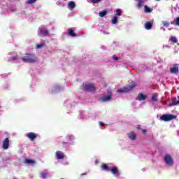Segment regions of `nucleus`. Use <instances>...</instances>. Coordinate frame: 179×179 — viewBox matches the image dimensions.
Instances as JSON below:
<instances>
[{"label": "nucleus", "mask_w": 179, "mask_h": 179, "mask_svg": "<svg viewBox=\"0 0 179 179\" xmlns=\"http://www.w3.org/2000/svg\"><path fill=\"white\" fill-rule=\"evenodd\" d=\"M171 73H177L178 72V66L177 64H175L173 67L170 69Z\"/></svg>", "instance_id": "15"}, {"label": "nucleus", "mask_w": 179, "mask_h": 179, "mask_svg": "<svg viewBox=\"0 0 179 179\" xmlns=\"http://www.w3.org/2000/svg\"><path fill=\"white\" fill-rule=\"evenodd\" d=\"M148 96L144 95L143 94H138V100L139 101H142V100H146Z\"/></svg>", "instance_id": "20"}, {"label": "nucleus", "mask_w": 179, "mask_h": 179, "mask_svg": "<svg viewBox=\"0 0 179 179\" xmlns=\"http://www.w3.org/2000/svg\"><path fill=\"white\" fill-rule=\"evenodd\" d=\"M83 88L85 92H96V86L93 84H84Z\"/></svg>", "instance_id": "4"}, {"label": "nucleus", "mask_w": 179, "mask_h": 179, "mask_svg": "<svg viewBox=\"0 0 179 179\" xmlns=\"http://www.w3.org/2000/svg\"><path fill=\"white\" fill-rule=\"evenodd\" d=\"M100 125L103 126V125H104V123L100 122Z\"/></svg>", "instance_id": "41"}, {"label": "nucleus", "mask_w": 179, "mask_h": 179, "mask_svg": "<svg viewBox=\"0 0 179 179\" xmlns=\"http://www.w3.org/2000/svg\"><path fill=\"white\" fill-rule=\"evenodd\" d=\"M76 6V4L74 3V1H70L68 3V8L70 9V10L75 9Z\"/></svg>", "instance_id": "13"}, {"label": "nucleus", "mask_w": 179, "mask_h": 179, "mask_svg": "<svg viewBox=\"0 0 179 179\" xmlns=\"http://www.w3.org/2000/svg\"><path fill=\"white\" fill-rule=\"evenodd\" d=\"M27 137L31 141H34L37 138V135L34 132H29L27 134Z\"/></svg>", "instance_id": "7"}, {"label": "nucleus", "mask_w": 179, "mask_h": 179, "mask_svg": "<svg viewBox=\"0 0 179 179\" xmlns=\"http://www.w3.org/2000/svg\"><path fill=\"white\" fill-rule=\"evenodd\" d=\"M111 99H113V95H111V94H110L108 95H105V96H102L101 98H100V101L102 103H106L107 101H110L111 100Z\"/></svg>", "instance_id": "6"}, {"label": "nucleus", "mask_w": 179, "mask_h": 179, "mask_svg": "<svg viewBox=\"0 0 179 179\" xmlns=\"http://www.w3.org/2000/svg\"><path fill=\"white\" fill-rule=\"evenodd\" d=\"M55 156L58 160H61L64 159V157H65V155L64 154V152L61 151H57Z\"/></svg>", "instance_id": "9"}, {"label": "nucleus", "mask_w": 179, "mask_h": 179, "mask_svg": "<svg viewBox=\"0 0 179 179\" xmlns=\"http://www.w3.org/2000/svg\"><path fill=\"white\" fill-rule=\"evenodd\" d=\"M152 100H153V101H157V96H156V94L152 95Z\"/></svg>", "instance_id": "31"}, {"label": "nucleus", "mask_w": 179, "mask_h": 179, "mask_svg": "<svg viewBox=\"0 0 179 179\" xmlns=\"http://www.w3.org/2000/svg\"><path fill=\"white\" fill-rule=\"evenodd\" d=\"M117 22H118V17H117V16L113 17L112 19L113 24H117Z\"/></svg>", "instance_id": "23"}, {"label": "nucleus", "mask_w": 179, "mask_h": 179, "mask_svg": "<svg viewBox=\"0 0 179 179\" xmlns=\"http://www.w3.org/2000/svg\"><path fill=\"white\" fill-rule=\"evenodd\" d=\"M61 179H64V178H61Z\"/></svg>", "instance_id": "44"}, {"label": "nucleus", "mask_w": 179, "mask_h": 179, "mask_svg": "<svg viewBox=\"0 0 179 179\" xmlns=\"http://www.w3.org/2000/svg\"><path fill=\"white\" fill-rule=\"evenodd\" d=\"M37 0H27V3H28L29 5H31V3H34Z\"/></svg>", "instance_id": "27"}, {"label": "nucleus", "mask_w": 179, "mask_h": 179, "mask_svg": "<svg viewBox=\"0 0 179 179\" xmlns=\"http://www.w3.org/2000/svg\"><path fill=\"white\" fill-rule=\"evenodd\" d=\"M21 59L27 64H33L37 61V57L33 54L25 53L24 56L21 57Z\"/></svg>", "instance_id": "1"}, {"label": "nucleus", "mask_w": 179, "mask_h": 179, "mask_svg": "<svg viewBox=\"0 0 179 179\" xmlns=\"http://www.w3.org/2000/svg\"><path fill=\"white\" fill-rule=\"evenodd\" d=\"M142 3H143V1H142V0H139L138 3V8H141Z\"/></svg>", "instance_id": "29"}, {"label": "nucleus", "mask_w": 179, "mask_h": 179, "mask_svg": "<svg viewBox=\"0 0 179 179\" xmlns=\"http://www.w3.org/2000/svg\"><path fill=\"white\" fill-rule=\"evenodd\" d=\"M101 169L103 170V171H110V167H108V165L106 164H102Z\"/></svg>", "instance_id": "17"}, {"label": "nucleus", "mask_w": 179, "mask_h": 179, "mask_svg": "<svg viewBox=\"0 0 179 179\" xmlns=\"http://www.w3.org/2000/svg\"><path fill=\"white\" fill-rule=\"evenodd\" d=\"M87 173H83L80 174V177H83V176H86Z\"/></svg>", "instance_id": "37"}, {"label": "nucleus", "mask_w": 179, "mask_h": 179, "mask_svg": "<svg viewBox=\"0 0 179 179\" xmlns=\"http://www.w3.org/2000/svg\"><path fill=\"white\" fill-rule=\"evenodd\" d=\"M178 136H179V131H178Z\"/></svg>", "instance_id": "42"}, {"label": "nucleus", "mask_w": 179, "mask_h": 179, "mask_svg": "<svg viewBox=\"0 0 179 179\" xmlns=\"http://www.w3.org/2000/svg\"><path fill=\"white\" fill-rule=\"evenodd\" d=\"M176 26H179V17H178L176 20Z\"/></svg>", "instance_id": "33"}, {"label": "nucleus", "mask_w": 179, "mask_h": 179, "mask_svg": "<svg viewBox=\"0 0 179 179\" xmlns=\"http://www.w3.org/2000/svg\"><path fill=\"white\" fill-rule=\"evenodd\" d=\"M153 11V8H149L148 6H144V12L145 13H150V12Z\"/></svg>", "instance_id": "19"}, {"label": "nucleus", "mask_w": 179, "mask_h": 179, "mask_svg": "<svg viewBox=\"0 0 179 179\" xmlns=\"http://www.w3.org/2000/svg\"><path fill=\"white\" fill-rule=\"evenodd\" d=\"M128 136H129V139H131L132 141H135V139H136V134L134 132H130L128 134Z\"/></svg>", "instance_id": "18"}, {"label": "nucleus", "mask_w": 179, "mask_h": 179, "mask_svg": "<svg viewBox=\"0 0 179 179\" xmlns=\"http://www.w3.org/2000/svg\"><path fill=\"white\" fill-rule=\"evenodd\" d=\"M135 86H136V84H135V83H131L127 87L119 89L117 92L118 93H127L128 92H131V90H134V89H135Z\"/></svg>", "instance_id": "2"}, {"label": "nucleus", "mask_w": 179, "mask_h": 179, "mask_svg": "<svg viewBox=\"0 0 179 179\" xmlns=\"http://www.w3.org/2000/svg\"><path fill=\"white\" fill-rule=\"evenodd\" d=\"M176 118V115H164L160 117L162 121H171V120H175Z\"/></svg>", "instance_id": "5"}, {"label": "nucleus", "mask_w": 179, "mask_h": 179, "mask_svg": "<svg viewBox=\"0 0 179 179\" xmlns=\"http://www.w3.org/2000/svg\"><path fill=\"white\" fill-rule=\"evenodd\" d=\"M24 163L25 164H36V161L33 159H25L24 160Z\"/></svg>", "instance_id": "16"}, {"label": "nucleus", "mask_w": 179, "mask_h": 179, "mask_svg": "<svg viewBox=\"0 0 179 179\" xmlns=\"http://www.w3.org/2000/svg\"><path fill=\"white\" fill-rule=\"evenodd\" d=\"M143 134H146L148 132V130L146 129H144L142 130Z\"/></svg>", "instance_id": "36"}, {"label": "nucleus", "mask_w": 179, "mask_h": 179, "mask_svg": "<svg viewBox=\"0 0 179 179\" xmlns=\"http://www.w3.org/2000/svg\"><path fill=\"white\" fill-rule=\"evenodd\" d=\"M162 23L163 26H164V27H169V26H170L169 22L162 21Z\"/></svg>", "instance_id": "26"}, {"label": "nucleus", "mask_w": 179, "mask_h": 179, "mask_svg": "<svg viewBox=\"0 0 179 179\" xmlns=\"http://www.w3.org/2000/svg\"><path fill=\"white\" fill-rule=\"evenodd\" d=\"M170 41H171L172 43H177L178 41V40L177 39V38L176 36H171L169 38Z\"/></svg>", "instance_id": "24"}, {"label": "nucleus", "mask_w": 179, "mask_h": 179, "mask_svg": "<svg viewBox=\"0 0 179 179\" xmlns=\"http://www.w3.org/2000/svg\"><path fill=\"white\" fill-rule=\"evenodd\" d=\"M137 129H141V125H137Z\"/></svg>", "instance_id": "39"}, {"label": "nucleus", "mask_w": 179, "mask_h": 179, "mask_svg": "<svg viewBox=\"0 0 179 179\" xmlns=\"http://www.w3.org/2000/svg\"><path fill=\"white\" fill-rule=\"evenodd\" d=\"M106 15H107V10H106L99 13V16H100V17H104Z\"/></svg>", "instance_id": "22"}, {"label": "nucleus", "mask_w": 179, "mask_h": 179, "mask_svg": "<svg viewBox=\"0 0 179 179\" xmlns=\"http://www.w3.org/2000/svg\"><path fill=\"white\" fill-rule=\"evenodd\" d=\"M40 31H41V34L43 35V36H48V30H47L44 27H41L40 28Z\"/></svg>", "instance_id": "14"}, {"label": "nucleus", "mask_w": 179, "mask_h": 179, "mask_svg": "<svg viewBox=\"0 0 179 179\" xmlns=\"http://www.w3.org/2000/svg\"><path fill=\"white\" fill-rule=\"evenodd\" d=\"M113 58L115 61H118L120 59V58L118 57H116L115 55H113Z\"/></svg>", "instance_id": "34"}, {"label": "nucleus", "mask_w": 179, "mask_h": 179, "mask_svg": "<svg viewBox=\"0 0 179 179\" xmlns=\"http://www.w3.org/2000/svg\"><path fill=\"white\" fill-rule=\"evenodd\" d=\"M69 36H71V37H76L77 35L76 34L73 29H69Z\"/></svg>", "instance_id": "21"}, {"label": "nucleus", "mask_w": 179, "mask_h": 179, "mask_svg": "<svg viewBox=\"0 0 179 179\" xmlns=\"http://www.w3.org/2000/svg\"><path fill=\"white\" fill-rule=\"evenodd\" d=\"M164 162L169 167H173L174 164V160L173 159V157L171 155L167 154L164 156Z\"/></svg>", "instance_id": "3"}, {"label": "nucleus", "mask_w": 179, "mask_h": 179, "mask_svg": "<svg viewBox=\"0 0 179 179\" xmlns=\"http://www.w3.org/2000/svg\"><path fill=\"white\" fill-rule=\"evenodd\" d=\"M16 56H13V57H10V59H11V61H15V59H16Z\"/></svg>", "instance_id": "35"}, {"label": "nucleus", "mask_w": 179, "mask_h": 179, "mask_svg": "<svg viewBox=\"0 0 179 179\" xmlns=\"http://www.w3.org/2000/svg\"><path fill=\"white\" fill-rule=\"evenodd\" d=\"M110 171L113 174V176H120L118 168H117L116 166L112 167V169H110Z\"/></svg>", "instance_id": "12"}, {"label": "nucleus", "mask_w": 179, "mask_h": 179, "mask_svg": "<svg viewBox=\"0 0 179 179\" xmlns=\"http://www.w3.org/2000/svg\"><path fill=\"white\" fill-rule=\"evenodd\" d=\"M161 30H163L164 31H166V29H164L163 27L161 28Z\"/></svg>", "instance_id": "40"}, {"label": "nucleus", "mask_w": 179, "mask_h": 179, "mask_svg": "<svg viewBox=\"0 0 179 179\" xmlns=\"http://www.w3.org/2000/svg\"><path fill=\"white\" fill-rule=\"evenodd\" d=\"M152 27H153V22H146L144 25L145 30H150V29H152Z\"/></svg>", "instance_id": "11"}, {"label": "nucleus", "mask_w": 179, "mask_h": 179, "mask_svg": "<svg viewBox=\"0 0 179 179\" xmlns=\"http://www.w3.org/2000/svg\"><path fill=\"white\" fill-rule=\"evenodd\" d=\"M116 15H117V16H121V9L116 10Z\"/></svg>", "instance_id": "30"}, {"label": "nucleus", "mask_w": 179, "mask_h": 179, "mask_svg": "<svg viewBox=\"0 0 179 179\" xmlns=\"http://www.w3.org/2000/svg\"><path fill=\"white\" fill-rule=\"evenodd\" d=\"M168 30H171V28L168 29Z\"/></svg>", "instance_id": "43"}, {"label": "nucleus", "mask_w": 179, "mask_h": 179, "mask_svg": "<svg viewBox=\"0 0 179 179\" xmlns=\"http://www.w3.org/2000/svg\"><path fill=\"white\" fill-rule=\"evenodd\" d=\"M171 24H175V26H176V21L171 22Z\"/></svg>", "instance_id": "38"}, {"label": "nucleus", "mask_w": 179, "mask_h": 179, "mask_svg": "<svg viewBox=\"0 0 179 179\" xmlns=\"http://www.w3.org/2000/svg\"><path fill=\"white\" fill-rule=\"evenodd\" d=\"M48 173H42L41 177L42 178H47Z\"/></svg>", "instance_id": "32"}, {"label": "nucleus", "mask_w": 179, "mask_h": 179, "mask_svg": "<svg viewBox=\"0 0 179 179\" xmlns=\"http://www.w3.org/2000/svg\"><path fill=\"white\" fill-rule=\"evenodd\" d=\"M101 0H91L92 3H99Z\"/></svg>", "instance_id": "28"}, {"label": "nucleus", "mask_w": 179, "mask_h": 179, "mask_svg": "<svg viewBox=\"0 0 179 179\" xmlns=\"http://www.w3.org/2000/svg\"><path fill=\"white\" fill-rule=\"evenodd\" d=\"M3 149L6 150L7 149H9V138H6L3 141Z\"/></svg>", "instance_id": "8"}, {"label": "nucleus", "mask_w": 179, "mask_h": 179, "mask_svg": "<svg viewBox=\"0 0 179 179\" xmlns=\"http://www.w3.org/2000/svg\"><path fill=\"white\" fill-rule=\"evenodd\" d=\"M179 104V97L173 98L172 100V103H169V107H173V106H177Z\"/></svg>", "instance_id": "10"}, {"label": "nucleus", "mask_w": 179, "mask_h": 179, "mask_svg": "<svg viewBox=\"0 0 179 179\" xmlns=\"http://www.w3.org/2000/svg\"><path fill=\"white\" fill-rule=\"evenodd\" d=\"M43 47H45V43H40L36 45L37 50H40L43 48Z\"/></svg>", "instance_id": "25"}]
</instances>
